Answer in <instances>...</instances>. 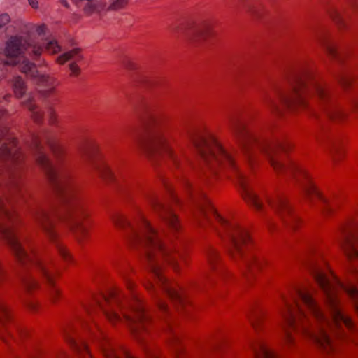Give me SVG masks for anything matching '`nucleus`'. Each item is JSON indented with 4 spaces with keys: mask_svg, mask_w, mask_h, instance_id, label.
Masks as SVG:
<instances>
[{
    "mask_svg": "<svg viewBox=\"0 0 358 358\" xmlns=\"http://www.w3.org/2000/svg\"><path fill=\"white\" fill-rule=\"evenodd\" d=\"M307 266L322 289L329 317L324 315L312 292L306 287H294L289 294H281L280 313L284 320V340L291 344L294 338L288 328L297 329L327 352L335 345L327 328L346 338L343 327L358 331V287L352 282L343 283L332 273H327L315 260L308 259Z\"/></svg>",
    "mask_w": 358,
    "mask_h": 358,
    "instance_id": "1",
    "label": "nucleus"
},
{
    "mask_svg": "<svg viewBox=\"0 0 358 358\" xmlns=\"http://www.w3.org/2000/svg\"><path fill=\"white\" fill-rule=\"evenodd\" d=\"M45 141L57 158V163L51 162L45 154L38 136L33 135L29 146L36 161L59 195L62 206L58 208L53 206H38L33 210L32 216L51 240L57 237L55 224L60 220L68 225L80 241L87 235V228L83 224V220L88 213L70 180L69 172L61 164L60 159L65 152L64 148L48 138Z\"/></svg>",
    "mask_w": 358,
    "mask_h": 358,
    "instance_id": "2",
    "label": "nucleus"
},
{
    "mask_svg": "<svg viewBox=\"0 0 358 358\" xmlns=\"http://www.w3.org/2000/svg\"><path fill=\"white\" fill-rule=\"evenodd\" d=\"M22 160L15 138L7 134L6 128L0 130V162L5 164L3 171L0 170V234L22 265L36 270L50 286H55V271L32 250H27L25 238L20 236L13 227L15 213L7 206H12L14 200L23 196L20 187Z\"/></svg>",
    "mask_w": 358,
    "mask_h": 358,
    "instance_id": "3",
    "label": "nucleus"
},
{
    "mask_svg": "<svg viewBox=\"0 0 358 358\" xmlns=\"http://www.w3.org/2000/svg\"><path fill=\"white\" fill-rule=\"evenodd\" d=\"M111 219L117 227L127 231L128 239L133 246L143 250L145 259L155 278V283L150 282L147 288L154 292L159 310L164 313H169L161 293L174 303L183 306L185 299L181 290L171 285L162 273L164 262L177 270V258H183L182 253L175 248L168 246L162 241V234L154 229L141 213H138L134 222L119 214L113 215Z\"/></svg>",
    "mask_w": 358,
    "mask_h": 358,
    "instance_id": "4",
    "label": "nucleus"
},
{
    "mask_svg": "<svg viewBox=\"0 0 358 358\" xmlns=\"http://www.w3.org/2000/svg\"><path fill=\"white\" fill-rule=\"evenodd\" d=\"M260 96L262 103L277 114L282 113V108L310 106L308 100L309 97L314 98L318 102L323 113L330 119L342 120L348 113L338 102L337 94L333 88L306 66L292 73L289 78L287 89L274 85L272 92L264 90Z\"/></svg>",
    "mask_w": 358,
    "mask_h": 358,
    "instance_id": "5",
    "label": "nucleus"
},
{
    "mask_svg": "<svg viewBox=\"0 0 358 358\" xmlns=\"http://www.w3.org/2000/svg\"><path fill=\"white\" fill-rule=\"evenodd\" d=\"M228 124L236 136L242 154L248 163H252L257 152L264 154L269 160L276 172L294 177L301 182L307 199L313 203L319 200L323 205L324 213L331 210L329 201L324 197L311 182L307 172L293 161H284L281 154L286 152L289 144L280 140L270 141L248 130L241 120L229 117Z\"/></svg>",
    "mask_w": 358,
    "mask_h": 358,
    "instance_id": "6",
    "label": "nucleus"
},
{
    "mask_svg": "<svg viewBox=\"0 0 358 358\" xmlns=\"http://www.w3.org/2000/svg\"><path fill=\"white\" fill-rule=\"evenodd\" d=\"M183 185L188 201L195 208L194 216L199 224L203 226L206 222L212 225L220 239L227 245L231 257L243 262L244 275H255L256 271L264 264V260L248 252L250 243L248 231L236 222L220 216L199 187L193 186L187 180H184Z\"/></svg>",
    "mask_w": 358,
    "mask_h": 358,
    "instance_id": "7",
    "label": "nucleus"
},
{
    "mask_svg": "<svg viewBox=\"0 0 358 358\" xmlns=\"http://www.w3.org/2000/svg\"><path fill=\"white\" fill-rule=\"evenodd\" d=\"M189 138L196 148L203 163L213 171L216 166L231 171L236 178L245 201L256 210L266 211V206L250 184L248 179L238 169L232 153L224 149L210 133L194 130L189 134Z\"/></svg>",
    "mask_w": 358,
    "mask_h": 358,
    "instance_id": "8",
    "label": "nucleus"
},
{
    "mask_svg": "<svg viewBox=\"0 0 358 358\" xmlns=\"http://www.w3.org/2000/svg\"><path fill=\"white\" fill-rule=\"evenodd\" d=\"M122 299L120 292L117 289H113L107 295H101L99 298H96L95 303L111 322L125 320L130 326L133 334L139 341H141L143 340L142 333L147 330L148 324L151 322L150 315L141 302L136 300L133 304L129 306L132 315L124 312L122 318L115 310V306L123 308L124 305Z\"/></svg>",
    "mask_w": 358,
    "mask_h": 358,
    "instance_id": "9",
    "label": "nucleus"
},
{
    "mask_svg": "<svg viewBox=\"0 0 358 358\" xmlns=\"http://www.w3.org/2000/svg\"><path fill=\"white\" fill-rule=\"evenodd\" d=\"M143 110L150 126L141 146L154 159H160L174 166L182 168L180 155L170 145L159 116L149 106H145Z\"/></svg>",
    "mask_w": 358,
    "mask_h": 358,
    "instance_id": "10",
    "label": "nucleus"
},
{
    "mask_svg": "<svg viewBox=\"0 0 358 358\" xmlns=\"http://www.w3.org/2000/svg\"><path fill=\"white\" fill-rule=\"evenodd\" d=\"M144 196L149 204L159 213L163 221L173 232L180 230V222L170 204L162 203L158 199L154 192L150 191L144 192Z\"/></svg>",
    "mask_w": 358,
    "mask_h": 358,
    "instance_id": "11",
    "label": "nucleus"
},
{
    "mask_svg": "<svg viewBox=\"0 0 358 358\" xmlns=\"http://www.w3.org/2000/svg\"><path fill=\"white\" fill-rule=\"evenodd\" d=\"M265 200L268 206L278 213L285 224L294 227L299 220L297 216L293 213L287 198L280 194L273 196L266 195Z\"/></svg>",
    "mask_w": 358,
    "mask_h": 358,
    "instance_id": "12",
    "label": "nucleus"
},
{
    "mask_svg": "<svg viewBox=\"0 0 358 358\" xmlns=\"http://www.w3.org/2000/svg\"><path fill=\"white\" fill-rule=\"evenodd\" d=\"M81 157L90 169L97 172L99 176L106 180H113L115 175L108 164L96 157L95 148L86 147L81 151Z\"/></svg>",
    "mask_w": 358,
    "mask_h": 358,
    "instance_id": "13",
    "label": "nucleus"
},
{
    "mask_svg": "<svg viewBox=\"0 0 358 358\" xmlns=\"http://www.w3.org/2000/svg\"><path fill=\"white\" fill-rule=\"evenodd\" d=\"M20 69L22 72L33 78L36 83L46 87L47 94H50L53 91L56 85L55 78L39 73L36 69V65L32 62L27 59H23L20 63Z\"/></svg>",
    "mask_w": 358,
    "mask_h": 358,
    "instance_id": "14",
    "label": "nucleus"
},
{
    "mask_svg": "<svg viewBox=\"0 0 358 358\" xmlns=\"http://www.w3.org/2000/svg\"><path fill=\"white\" fill-rule=\"evenodd\" d=\"M341 245L348 257L351 260L358 262V228L345 229Z\"/></svg>",
    "mask_w": 358,
    "mask_h": 358,
    "instance_id": "15",
    "label": "nucleus"
},
{
    "mask_svg": "<svg viewBox=\"0 0 358 358\" xmlns=\"http://www.w3.org/2000/svg\"><path fill=\"white\" fill-rule=\"evenodd\" d=\"M22 104L31 112V117L36 122H41L45 116L51 124L55 122L56 116L53 108L48 106L45 112L38 109L34 103V99L31 94H29L27 95V99L22 102Z\"/></svg>",
    "mask_w": 358,
    "mask_h": 358,
    "instance_id": "16",
    "label": "nucleus"
},
{
    "mask_svg": "<svg viewBox=\"0 0 358 358\" xmlns=\"http://www.w3.org/2000/svg\"><path fill=\"white\" fill-rule=\"evenodd\" d=\"M83 59V56L80 54V49L76 48L69 51H67L57 59L58 63L62 64L68 61H72L69 64V69L72 75L77 76L79 73L80 69L76 65V62Z\"/></svg>",
    "mask_w": 358,
    "mask_h": 358,
    "instance_id": "17",
    "label": "nucleus"
},
{
    "mask_svg": "<svg viewBox=\"0 0 358 358\" xmlns=\"http://www.w3.org/2000/svg\"><path fill=\"white\" fill-rule=\"evenodd\" d=\"M181 34L190 41L199 43L210 34V29L208 26L195 27L189 30L178 29Z\"/></svg>",
    "mask_w": 358,
    "mask_h": 358,
    "instance_id": "18",
    "label": "nucleus"
},
{
    "mask_svg": "<svg viewBox=\"0 0 358 358\" xmlns=\"http://www.w3.org/2000/svg\"><path fill=\"white\" fill-rule=\"evenodd\" d=\"M252 348L255 358H277L275 352L268 348L260 340L254 342L252 344Z\"/></svg>",
    "mask_w": 358,
    "mask_h": 358,
    "instance_id": "19",
    "label": "nucleus"
},
{
    "mask_svg": "<svg viewBox=\"0 0 358 358\" xmlns=\"http://www.w3.org/2000/svg\"><path fill=\"white\" fill-rule=\"evenodd\" d=\"M328 13L332 20L337 24L340 27H345L347 26V20L350 17L349 11H341L337 8H331L329 9Z\"/></svg>",
    "mask_w": 358,
    "mask_h": 358,
    "instance_id": "20",
    "label": "nucleus"
},
{
    "mask_svg": "<svg viewBox=\"0 0 358 358\" xmlns=\"http://www.w3.org/2000/svg\"><path fill=\"white\" fill-rule=\"evenodd\" d=\"M100 348L105 358H121L116 352L115 348L105 338L100 342ZM125 358H134L127 352L124 353Z\"/></svg>",
    "mask_w": 358,
    "mask_h": 358,
    "instance_id": "21",
    "label": "nucleus"
},
{
    "mask_svg": "<svg viewBox=\"0 0 358 358\" xmlns=\"http://www.w3.org/2000/svg\"><path fill=\"white\" fill-rule=\"evenodd\" d=\"M64 335L66 337V341L69 343V345L73 348V350L79 354V356L78 358H82L80 355V354L82 353H86L87 355H89L88 350L86 344L83 342H78L71 334L69 331L65 330L64 331Z\"/></svg>",
    "mask_w": 358,
    "mask_h": 358,
    "instance_id": "22",
    "label": "nucleus"
},
{
    "mask_svg": "<svg viewBox=\"0 0 358 358\" xmlns=\"http://www.w3.org/2000/svg\"><path fill=\"white\" fill-rule=\"evenodd\" d=\"M265 315L266 313L263 309H255L248 314V319L256 331L261 327Z\"/></svg>",
    "mask_w": 358,
    "mask_h": 358,
    "instance_id": "23",
    "label": "nucleus"
},
{
    "mask_svg": "<svg viewBox=\"0 0 358 358\" xmlns=\"http://www.w3.org/2000/svg\"><path fill=\"white\" fill-rule=\"evenodd\" d=\"M11 86L16 97L21 98L26 94L27 86L21 77H14L11 80Z\"/></svg>",
    "mask_w": 358,
    "mask_h": 358,
    "instance_id": "24",
    "label": "nucleus"
},
{
    "mask_svg": "<svg viewBox=\"0 0 358 358\" xmlns=\"http://www.w3.org/2000/svg\"><path fill=\"white\" fill-rule=\"evenodd\" d=\"M21 283L24 289L27 292L37 287L36 280L32 273L22 275L21 277Z\"/></svg>",
    "mask_w": 358,
    "mask_h": 358,
    "instance_id": "25",
    "label": "nucleus"
},
{
    "mask_svg": "<svg viewBox=\"0 0 358 358\" xmlns=\"http://www.w3.org/2000/svg\"><path fill=\"white\" fill-rule=\"evenodd\" d=\"M320 42L326 49L328 54L333 58L340 59L341 58V53L340 50L333 43L329 42L324 38H320Z\"/></svg>",
    "mask_w": 358,
    "mask_h": 358,
    "instance_id": "26",
    "label": "nucleus"
},
{
    "mask_svg": "<svg viewBox=\"0 0 358 358\" xmlns=\"http://www.w3.org/2000/svg\"><path fill=\"white\" fill-rule=\"evenodd\" d=\"M335 76L338 82L344 89H347L350 87L353 80L352 76L348 72H341Z\"/></svg>",
    "mask_w": 358,
    "mask_h": 358,
    "instance_id": "27",
    "label": "nucleus"
},
{
    "mask_svg": "<svg viewBox=\"0 0 358 358\" xmlns=\"http://www.w3.org/2000/svg\"><path fill=\"white\" fill-rule=\"evenodd\" d=\"M206 256L209 265L213 268H215V263L219 259V256L217 250L214 248L210 246L206 250Z\"/></svg>",
    "mask_w": 358,
    "mask_h": 358,
    "instance_id": "28",
    "label": "nucleus"
},
{
    "mask_svg": "<svg viewBox=\"0 0 358 358\" xmlns=\"http://www.w3.org/2000/svg\"><path fill=\"white\" fill-rule=\"evenodd\" d=\"M329 152L332 156V159L334 162L337 160L336 154L339 150V143L336 139L330 138L329 139Z\"/></svg>",
    "mask_w": 358,
    "mask_h": 358,
    "instance_id": "29",
    "label": "nucleus"
},
{
    "mask_svg": "<svg viewBox=\"0 0 358 358\" xmlns=\"http://www.w3.org/2000/svg\"><path fill=\"white\" fill-rule=\"evenodd\" d=\"M128 3V0H112L108 10H118L124 8Z\"/></svg>",
    "mask_w": 358,
    "mask_h": 358,
    "instance_id": "30",
    "label": "nucleus"
},
{
    "mask_svg": "<svg viewBox=\"0 0 358 358\" xmlns=\"http://www.w3.org/2000/svg\"><path fill=\"white\" fill-rule=\"evenodd\" d=\"M349 108L351 110L358 111V93L349 97Z\"/></svg>",
    "mask_w": 358,
    "mask_h": 358,
    "instance_id": "31",
    "label": "nucleus"
},
{
    "mask_svg": "<svg viewBox=\"0 0 358 358\" xmlns=\"http://www.w3.org/2000/svg\"><path fill=\"white\" fill-rule=\"evenodd\" d=\"M10 22V17L7 13H3L0 15V29L3 27Z\"/></svg>",
    "mask_w": 358,
    "mask_h": 358,
    "instance_id": "32",
    "label": "nucleus"
},
{
    "mask_svg": "<svg viewBox=\"0 0 358 358\" xmlns=\"http://www.w3.org/2000/svg\"><path fill=\"white\" fill-rule=\"evenodd\" d=\"M57 249H58V251L60 254V255L65 259H68L70 258V256L67 252V250L62 246V245H57Z\"/></svg>",
    "mask_w": 358,
    "mask_h": 358,
    "instance_id": "33",
    "label": "nucleus"
},
{
    "mask_svg": "<svg viewBox=\"0 0 358 358\" xmlns=\"http://www.w3.org/2000/svg\"><path fill=\"white\" fill-rule=\"evenodd\" d=\"M46 29H47V28L45 25H41L37 27L36 32L38 36H42L45 34Z\"/></svg>",
    "mask_w": 358,
    "mask_h": 358,
    "instance_id": "34",
    "label": "nucleus"
},
{
    "mask_svg": "<svg viewBox=\"0 0 358 358\" xmlns=\"http://www.w3.org/2000/svg\"><path fill=\"white\" fill-rule=\"evenodd\" d=\"M41 350L38 347H37L36 345L33 346V352H31L33 356L39 355V354H41Z\"/></svg>",
    "mask_w": 358,
    "mask_h": 358,
    "instance_id": "35",
    "label": "nucleus"
},
{
    "mask_svg": "<svg viewBox=\"0 0 358 358\" xmlns=\"http://www.w3.org/2000/svg\"><path fill=\"white\" fill-rule=\"evenodd\" d=\"M185 353L184 350L182 347H177L176 349V354L177 356H180V355H183Z\"/></svg>",
    "mask_w": 358,
    "mask_h": 358,
    "instance_id": "36",
    "label": "nucleus"
},
{
    "mask_svg": "<svg viewBox=\"0 0 358 358\" xmlns=\"http://www.w3.org/2000/svg\"><path fill=\"white\" fill-rule=\"evenodd\" d=\"M29 5L34 8H36L38 7V1L37 0H28Z\"/></svg>",
    "mask_w": 358,
    "mask_h": 358,
    "instance_id": "37",
    "label": "nucleus"
},
{
    "mask_svg": "<svg viewBox=\"0 0 358 358\" xmlns=\"http://www.w3.org/2000/svg\"><path fill=\"white\" fill-rule=\"evenodd\" d=\"M170 191V194H171V199L172 200L175 202V203H180V201L179 200V199L173 193H172V192L171 191V189L169 190Z\"/></svg>",
    "mask_w": 358,
    "mask_h": 358,
    "instance_id": "38",
    "label": "nucleus"
},
{
    "mask_svg": "<svg viewBox=\"0 0 358 358\" xmlns=\"http://www.w3.org/2000/svg\"><path fill=\"white\" fill-rule=\"evenodd\" d=\"M27 306L31 309V310H35L36 308V304L34 302H27Z\"/></svg>",
    "mask_w": 358,
    "mask_h": 358,
    "instance_id": "39",
    "label": "nucleus"
},
{
    "mask_svg": "<svg viewBox=\"0 0 358 358\" xmlns=\"http://www.w3.org/2000/svg\"><path fill=\"white\" fill-rule=\"evenodd\" d=\"M350 4L353 9L358 8L357 0H350Z\"/></svg>",
    "mask_w": 358,
    "mask_h": 358,
    "instance_id": "40",
    "label": "nucleus"
},
{
    "mask_svg": "<svg viewBox=\"0 0 358 358\" xmlns=\"http://www.w3.org/2000/svg\"><path fill=\"white\" fill-rule=\"evenodd\" d=\"M148 355L149 356L150 358H159L157 354L154 352L148 351Z\"/></svg>",
    "mask_w": 358,
    "mask_h": 358,
    "instance_id": "41",
    "label": "nucleus"
},
{
    "mask_svg": "<svg viewBox=\"0 0 358 358\" xmlns=\"http://www.w3.org/2000/svg\"><path fill=\"white\" fill-rule=\"evenodd\" d=\"M219 343H213L210 345V348L211 349H216L219 347Z\"/></svg>",
    "mask_w": 358,
    "mask_h": 358,
    "instance_id": "42",
    "label": "nucleus"
},
{
    "mask_svg": "<svg viewBox=\"0 0 358 358\" xmlns=\"http://www.w3.org/2000/svg\"><path fill=\"white\" fill-rule=\"evenodd\" d=\"M173 338L174 339V341L176 342H178V336L176 335H173Z\"/></svg>",
    "mask_w": 358,
    "mask_h": 358,
    "instance_id": "43",
    "label": "nucleus"
},
{
    "mask_svg": "<svg viewBox=\"0 0 358 358\" xmlns=\"http://www.w3.org/2000/svg\"><path fill=\"white\" fill-rule=\"evenodd\" d=\"M75 3H79V2H82L84 0H73Z\"/></svg>",
    "mask_w": 358,
    "mask_h": 358,
    "instance_id": "44",
    "label": "nucleus"
},
{
    "mask_svg": "<svg viewBox=\"0 0 358 358\" xmlns=\"http://www.w3.org/2000/svg\"><path fill=\"white\" fill-rule=\"evenodd\" d=\"M87 312L90 313L91 310L89 307H85Z\"/></svg>",
    "mask_w": 358,
    "mask_h": 358,
    "instance_id": "45",
    "label": "nucleus"
},
{
    "mask_svg": "<svg viewBox=\"0 0 358 358\" xmlns=\"http://www.w3.org/2000/svg\"><path fill=\"white\" fill-rule=\"evenodd\" d=\"M1 118V113H0V119Z\"/></svg>",
    "mask_w": 358,
    "mask_h": 358,
    "instance_id": "46",
    "label": "nucleus"
}]
</instances>
